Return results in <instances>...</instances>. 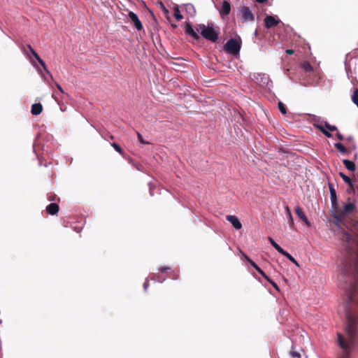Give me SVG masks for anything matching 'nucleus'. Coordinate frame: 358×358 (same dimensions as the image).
<instances>
[{"instance_id":"f257e3e1","label":"nucleus","mask_w":358,"mask_h":358,"mask_svg":"<svg viewBox=\"0 0 358 358\" xmlns=\"http://www.w3.org/2000/svg\"><path fill=\"white\" fill-rule=\"evenodd\" d=\"M357 248L354 250L347 247L346 255L339 266L340 282L346 295L345 311L346 315L345 332L347 338L337 333V343L343 351L338 358H350L352 348L357 337L358 322V241Z\"/></svg>"},{"instance_id":"f03ea898","label":"nucleus","mask_w":358,"mask_h":358,"mask_svg":"<svg viewBox=\"0 0 358 358\" xmlns=\"http://www.w3.org/2000/svg\"><path fill=\"white\" fill-rule=\"evenodd\" d=\"M195 29L197 32L208 41L216 42L218 39L220 28L214 27L212 22H208L207 25L199 24L196 26Z\"/></svg>"},{"instance_id":"7ed1b4c3","label":"nucleus","mask_w":358,"mask_h":358,"mask_svg":"<svg viewBox=\"0 0 358 358\" xmlns=\"http://www.w3.org/2000/svg\"><path fill=\"white\" fill-rule=\"evenodd\" d=\"M241 48V42L236 38H230L224 45L225 51L234 55H239Z\"/></svg>"},{"instance_id":"20e7f679","label":"nucleus","mask_w":358,"mask_h":358,"mask_svg":"<svg viewBox=\"0 0 358 358\" xmlns=\"http://www.w3.org/2000/svg\"><path fill=\"white\" fill-rule=\"evenodd\" d=\"M254 79L261 85L268 87L271 80L268 75L265 73L254 74Z\"/></svg>"},{"instance_id":"39448f33","label":"nucleus","mask_w":358,"mask_h":358,"mask_svg":"<svg viewBox=\"0 0 358 358\" xmlns=\"http://www.w3.org/2000/svg\"><path fill=\"white\" fill-rule=\"evenodd\" d=\"M128 17L130 20V21L133 23L134 27L138 31L143 29V25L141 22L140 21L138 15L130 11L128 13Z\"/></svg>"},{"instance_id":"423d86ee","label":"nucleus","mask_w":358,"mask_h":358,"mask_svg":"<svg viewBox=\"0 0 358 358\" xmlns=\"http://www.w3.org/2000/svg\"><path fill=\"white\" fill-rule=\"evenodd\" d=\"M241 17L244 21H252L254 20V15L247 6H243L241 9Z\"/></svg>"},{"instance_id":"0eeeda50","label":"nucleus","mask_w":358,"mask_h":358,"mask_svg":"<svg viewBox=\"0 0 358 358\" xmlns=\"http://www.w3.org/2000/svg\"><path fill=\"white\" fill-rule=\"evenodd\" d=\"M227 220L236 229H240L242 227V224L238 218L235 215H227Z\"/></svg>"},{"instance_id":"6e6552de","label":"nucleus","mask_w":358,"mask_h":358,"mask_svg":"<svg viewBox=\"0 0 358 358\" xmlns=\"http://www.w3.org/2000/svg\"><path fill=\"white\" fill-rule=\"evenodd\" d=\"M279 22L280 20L275 19V17L271 15H268L264 19L265 27L268 29L276 26Z\"/></svg>"},{"instance_id":"1a4fd4ad","label":"nucleus","mask_w":358,"mask_h":358,"mask_svg":"<svg viewBox=\"0 0 358 358\" xmlns=\"http://www.w3.org/2000/svg\"><path fill=\"white\" fill-rule=\"evenodd\" d=\"M329 188L330 199H331V205L333 207H336L338 205V202H337V196H336V189L330 184H329Z\"/></svg>"},{"instance_id":"9d476101","label":"nucleus","mask_w":358,"mask_h":358,"mask_svg":"<svg viewBox=\"0 0 358 358\" xmlns=\"http://www.w3.org/2000/svg\"><path fill=\"white\" fill-rule=\"evenodd\" d=\"M295 212L301 220H303L308 226H310V222L299 206L296 207Z\"/></svg>"},{"instance_id":"9b49d317","label":"nucleus","mask_w":358,"mask_h":358,"mask_svg":"<svg viewBox=\"0 0 358 358\" xmlns=\"http://www.w3.org/2000/svg\"><path fill=\"white\" fill-rule=\"evenodd\" d=\"M231 11V6L230 3L226 1L222 2L220 13L224 15H227L230 13Z\"/></svg>"},{"instance_id":"f8f14e48","label":"nucleus","mask_w":358,"mask_h":358,"mask_svg":"<svg viewBox=\"0 0 358 358\" xmlns=\"http://www.w3.org/2000/svg\"><path fill=\"white\" fill-rule=\"evenodd\" d=\"M59 210V206L55 203H52L46 207V211L50 215H55Z\"/></svg>"},{"instance_id":"ddd939ff","label":"nucleus","mask_w":358,"mask_h":358,"mask_svg":"<svg viewBox=\"0 0 358 358\" xmlns=\"http://www.w3.org/2000/svg\"><path fill=\"white\" fill-rule=\"evenodd\" d=\"M185 32L190 36L193 37L194 38H198L199 35L197 34L196 31L194 29V28L192 27V25L187 24L185 27Z\"/></svg>"},{"instance_id":"4468645a","label":"nucleus","mask_w":358,"mask_h":358,"mask_svg":"<svg viewBox=\"0 0 358 358\" xmlns=\"http://www.w3.org/2000/svg\"><path fill=\"white\" fill-rule=\"evenodd\" d=\"M314 127L318 129L326 137L331 138L332 137L331 134L325 129L323 126V123L321 122V124H313Z\"/></svg>"},{"instance_id":"2eb2a0df","label":"nucleus","mask_w":358,"mask_h":358,"mask_svg":"<svg viewBox=\"0 0 358 358\" xmlns=\"http://www.w3.org/2000/svg\"><path fill=\"white\" fill-rule=\"evenodd\" d=\"M30 50H31V52L32 53V55L34 56V57L38 60V62L40 63V64L43 67V69L49 73V71L47 69V67H46V65L45 64V62H43V60H42L40 57L38 56V55L32 49V48L31 46H29Z\"/></svg>"},{"instance_id":"dca6fc26","label":"nucleus","mask_w":358,"mask_h":358,"mask_svg":"<svg viewBox=\"0 0 358 358\" xmlns=\"http://www.w3.org/2000/svg\"><path fill=\"white\" fill-rule=\"evenodd\" d=\"M42 109H43V107L41 103H34L31 106V114L34 115H39L42 112Z\"/></svg>"},{"instance_id":"f3484780","label":"nucleus","mask_w":358,"mask_h":358,"mask_svg":"<svg viewBox=\"0 0 358 358\" xmlns=\"http://www.w3.org/2000/svg\"><path fill=\"white\" fill-rule=\"evenodd\" d=\"M250 265L254 267L266 280H270L268 276L264 273V271L254 262L250 261Z\"/></svg>"},{"instance_id":"a211bd4d","label":"nucleus","mask_w":358,"mask_h":358,"mask_svg":"<svg viewBox=\"0 0 358 358\" xmlns=\"http://www.w3.org/2000/svg\"><path fill=\"white\" fill-rule=\"evenodd\" d=\"M343 163L348 170H349L350 171H355L356 166L353 162L348 160V159H343Z\"/></svg>"},{"instance_id":"6ab92c4d","label":"nucleus","mask_w":358,"mask_h":358,"mask_svg":"<svg viewBox=\"0 0 358 358\" xmlns=\"http://www.w3.org/2000/svg\"><path fill=\"white\" fill-rule=\"evenodd\" d=\"M355 209V205L352 203H345L343 207V213H348L352 212Z\"/></svg>"},{"instance_id":"aec40b11","label":"nucleus","mask_w":358,"mask_h":358,"mask_svg":"<svg viewBox=\"0 0 358 358\" xmlns=\"http://www.w3.org/2000/svg\"><path fill=\"white\" fill-rule=\"evenodd\" d=\"M268 241L271 245L280 254L284 252L283 248H282L272 238L269 237Z\"/></svg>"},{"instance_id":"412c9836","label":"nucleus","mask_w":358,"mask_h":358,"mask_svg":"<svg viewBox=\"0 0 358 358\" xmlns=\"http://www.w3.org/2000/svg\"><path fill=\"white\" fill-rule=\"evenodd\" d=\"M339 176L342 178L343 181L347 183L351 189H352V182L350 177L347 176L345 174H344L343 172L339 173Z\"/></svg>"},{"instance_id":"4be33fe9","label":"nucleus","mask_w":358,"mask_h":358,"mask_svg":"<svg viewBox=\"0 0 358 358\" xmlns=\"http://www.w3.org/2000/svg\"><path fill=\"white\" fill-rule=\"evenodd\" d=\"M301 68L305 71V72H311L313 71V69L312 66L308 62H303L301 64Z\"/></svg>"},{"instance_id":"5701e85b","label":"nucleus","mask_w":358,"mask_h":358,"mask_svg":"<svg viewBox=\"0 0 358 358\" xmlns=\"http://www.w3.org/2000/svg\"><path fill=\"white\" fill-rule=\"evenodd\" d=\"M185 10L189 13V15L194 16L196 13L195 8L194 6L191 3H188L185 5Z\"/></svg>"},{"instance_id":"b1692460","label":"nucleus","mask_w":358,"mask_h":358,"mask_svg":"<svg viewBox=\"0 0 358 358\" xmlns=\"http://www.w3.org/2000/svg\"><path fill=\"white\" fill-rule=\"evenodd\" d=\"M282 255L286 257L289 261H291L292 263H294L295 265L299 266L298 262L296 261V259L287 251L284 250V252L282 253Z\"/></svg>"},{"instance_id":"393cba45","label":"nucleus","mask_w":358,"mask_h":358,"mask_svg":"<svg viewBox=\"0 0 358 358\" xmlns=\"http://www.w3.org/2000/svg\"><path fill=\"white\" fill-rule=\"evenodd\" d=\"M342 239L345 241L348 244H350L351 241V235L349 233L345 231L344 230H342Z\"/></svg>"},{"instance_id":"a878e982","label":"nucleus","mask_w":358,"mask_h":358,"mask_svg":"<svg viewBox=\"0 0 358 358\" xmlns=\"http://www.w3.org/2000/svg\"><path fill=\"white\" fill-rule=\"evenodd\" d=\"M286 213H287V216L288 218V223L290 227H292V225L294 224V220H293V217H292V213L288 207H286Z\"/></svg>"},{"instance_id":"bb28decb","label":"nucleus","mask_w":358,"mask_h":358,"mask_svg":"<svg viewBox=\"0 0 358 358\" xmlns=\"http://www.w3.org/2000/svg\"><path fill=\"white\" fill-rule=\"evenodd\" d=\"M173 11H174V17L178 21H180L183 18L182 15L180 13V10L178 7H175L173 9Z\"/></svg>"},{"instance_id":"cd10ccee","label":"nucleus","mask_w":358,"mask_h":358,"mask_svg":"<svg viewBox=\"0 0 358 358\" xmlns=\"http://www.w3.org/2000/svg\"><path fill=\"white\" fill-rule=\"evenodd\" d=\"M353 103L358 107V89L355 90L352 95Z\"/></svg>"},{"instance_id":"c85d7f7f","label":"nucleus","mask_w":358,"mask_h":358,"mask_svg":"<svg viewBox=\"0 0 358 358\" xmlns=\"http://www.w3.org/2000/svg\"><path fill=\"white\" fill-rule=\"evenodd\" d=\"M334 146L338 149V150H339L341 153H345L346 152V149L343 146V145L341 143H336L334 144Z\"/></svg>"},{"instance_id":"c756f323","label":"nucleus","mask_w":358,"mask_h":358,"mask_svg":"<svg viewBox=\"0 0 358 358\" xmlns=\"http://www.w3.org/2000/svg\"><path fill=\"white\" fill-rule=\"evenodd\" d=\"M278 108L282 114H285L287 113L286 106L280 101L278 103Z\"/></svg>"},{"instance_id":"7c9ffc66","label":"nucleus","mask_w":358,"mask_h":358,"mask_svg":"<svg viewBox=\"0 0 358 358\" xmlns=\"http://www.w3.org/2000/svg\"><path fill=\"white\" fill-rule=\"evenodd\" d=\"M290 355H291L292 357H297V358H301V355H300V353L294 350V346H293V345H292V350H291V352H290Z\"/></svg>"},{"instance_id":"2f4dec72","label":"nucleus","mask_w":358,"mask_h":358,"mask_svg":"<svg viewBox=\"0 0 358 358\" xmlns=\"http://www.w3.org/2000/svg\"><path fill=\"white\" fill-rule=\"evenodd\" d=\"M112 146L114 148V149H115L117 152H118L119 153H122V149H121V148H120V147L117 143H113L112 144Z\"/></svg>"},{"instance_id":"473e14b6","label":"nucleus","mask_w":358,"mask_h":358,"mask_svg":"<svg viewBox=\"0 0 358 358\" xmlns=\"http://www.w3.org/2000/svg\"><path fill=\"white\" fill-rule=\"evenodd\" d=\"M328 130L330 131H334L337 130V127L335 125H331L330 124Z\"/></svg>"},{"instance_id":"72a5a7b5","label":"nucleus","mask_w":358,"mask_h":358,"mask_svg":"<svg viewBox=\"0 0 358 358\" xmlns=\"http://www.w3.org/2000/svg\"><path fill=\"white\" fill-rule=\"evenodd\" d=\"M268 281L273 286V287H275L277 290H279L278 285L274 281H273L271 279H270V280H268Z\"/></svg>"},{"instance_id":"f704fd0d","label":"nucleus","mask_w":358,"mask_h":358,"mask_svg":"<svg viewBox=\"0 0 358 358\" xmlns=\"http://www.w3.org/2000/svg\"><path fill=\"white\" fill-rule=\"evenodd\" d=\"M162 10H163V12H164V13L165 15H168L169 14V10L164 6V4H162Z\"/></svg>"},{"instance_id":"c9c22d12","label":"nucleus","mask_w":358,"mask_h":358,"mask_svg":"<svg viewBox=\"0 0 358 358\" xmlns=\"http://www.w3.org/2000/svg\"><path fill=\"white\" fill-rule=\"evenodd\" d=\"M138 140L142 143H148V142H145L143 139V137L141 136V134L140 133H138Z\"/></svg>"},{"instance_id":"e433bc0d","label":"nucleus","mask_w":358,"mask_h":358,"mask_svg":"<svg viewBox=\"0 0 358 358\" xmlns=\"http://www.w3.org/2000/svg\"><path fill=\"white\" fill-rule=\"evenodd\" d=\"M148 286H149V282L148 280H145V282L143 283V289L145 291L147 290Z\"/></svg>"},{"instance_id":"4c0bfd02","label":"nucleus","mask_w":358,"mask_h":358,"mask_svg":"<svg viewBox=\"0 0 358 358\" xmlns=\"http://www.w3.org/2000/svg\"><path fill=\"white\" fill-rule=\"evenodd\" d=\"M243 257L250 264V261H252L248 256H247L245 253L242 252Z\"/></svg>"},{"instance_id":"58836bf2","label":"nucleus","mask_w":358,"mask_h":358,"mask_svg":"<svg viewBox=\"0 0 358 358\" xmlns=\"http://www.w3.org/2000/svg\"><path fill=\"white\" fill-rule=\"evenodd\" d=\"M243 257L250 264V261H252L248 256H247L245 253L242 252Z\"/></svg>"},{"instance_id":"ea45409f","label":"nucleus","mask_w":358,"mask_h":358,"mask_svg":"<svg viewBox=\"0 0 358 358\" xmlns=\"http://www.w3.org/2000/svg\"><path fill=\"white\" fill-rule=\"evenodd\" d=\"M322 122L323 123L324 128L325 129H329V125H330V124H329L327 122H326V121H323V122Z\"/></svg>"},{"instance_id":"a19ab883","label":"nucleus","mask_w":358,"mask_h":358,"mask_svg":"<svg viewBox=\"0 0 358 358\" xmlns=\"http://www.w3.org/2000/svg\"><path fill=\"white\" fill-rule=\"evenodd\" d=\"M336 136L341 141L343 140L344 138L343 136L340 132H337Z\"/></svg>"},{"instance_id":"79ce46f5","label":"nucleus","mask_w":358,"mask_h":358,"mask_svg":"<svg viewBox=\"0 0 358 358\" xmlns=\"http://www.w3.org/2000/svg\"><path fill=\"white\" fill-rule=\"evenodd\" d=\"M314 120H316V122H315L314 124H321V122H322L320 117H317L316 116H315Z\"/></svg>"},{"instance_id":"37998d69","label":"nucleus","mask_w":358,"mask_h":358,"mask_svg":"<svg viewBox=\"0 0 358 358\" xmlns=\"http://www.w3.org/2000/svg\"><path fill=\"white\" fill-rule=\"evenodd\" d=\"M160 271L162 272H164V271H166L168 270H169V267H166V266H163V267H161L159 268Z\"/></svg>"},{"instance_id":"c03bdc74","label":"nucleus","mask_w":358,"mask_h":358,"mask_svg":"<svg viewBox=\"0 0 358 358\" xmlns=\"http://www.w3.org/2000/svg\"><path fill=\"white\" fill-rule=\"evenodd\" d=\"M286 53L288 55H292V54H294V50H291V49H288L286 50Z\"/></svg>"},{"instance_id":"a18cd8bd","label":"nucleus","mask_w":358,"mask_h":358,"mask_svg":"<svg viewBox=\"0 0 358 358\" xmlns=\"http://www.w3.org/2000/svg\"><path fill=\"white\" fill-rule=\"evenodd\" d=\"M57 89L61 92H63V90L62 88V87L59 85V84H57Z\"/></svg>"},{"instance_id":"49530a36","label":"nucleus","mask_w":358,"mask_h":358,"mask_svg":"<svg viewBox=\"0 0 358 358\" xmlns=\"http://www.w3.org/2000/svg\"><path fill=\"white\" fill-rule=\"evenodd\" d=\"M173 278L175 279L178 278V274L175 272H173Z\"/></svg>"},{"instance_id":"de8ad7c7","label":"nucleus","mask_w":358,"mask_h":358,"mask_svg":"<svg viewBox=\"0 0 358 358\" xmlns=\"http://www.w3.org/2000/svg\"><path fill=\"white\" fill-rule=\"evenodd\" d=\"M157 280L159 282L162 283V282H163L165 280V278H163V279H159V278H158Z\"/></svg>"},{"instance_id":"09e8293b","label":"nucleus","mask_w":358,"mask_h":358,"mask_svg":"<svg viewBox=\"0 0 358 358\" xmlns=\"http://www.w3.org/2000/svg\"><path fill=\"white\" fill-rule=\"evenodd\" d=\"M258 3H262L266 1V0H256Z\"/></svg>"},{"instance_id":"8fccbe9b","label":"nucleus","mask_w":358,"mask_h":358,"mask_svg":"<svg viewBox=\"0 0 358 358\" xmlns=\"http://www.w3.org/2000/svg\"><path fill=\"white\" fill-rule=\"evenodd\" d=\"M150 195H152V190L151 188H150Z\"/></svg>"}]
</instances>
